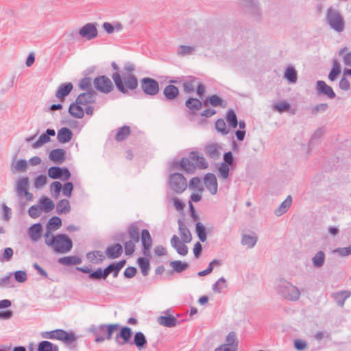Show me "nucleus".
<instances>
[{"label":"nucleus","instance_id":"nucleus-1","mask_svg":"<svg viewBox=\"0 0 351 351\" xmlns=\"http://www.w3.org/2000/svg\"><path fill=\"white\" fill-rule=\"evenodd\" d=\"M45 243L55 253L66 254L73 248V241L66 234H58L44 237Z\"/></svg>","mask_w":351,"mask_h":351},{"label":"nucleus","instance_id":"nucleus-2","mask_svg":"<svg viewBox=\"0 0 351 351\" xmlns=\"http://www.w3.org/2000/svg\"><path fill=\"white\" fill-rule=\"evenodd\" d=\"M275 290L282 298L291 302L298 301L301 296L300 289L284 278L276 280Z\"/></svg>","mask_w":351,"mask_h":351},{"label":"nucleus","instance_id":"nucleus-3","mask_svg":"<svg viewBox=\"0 0 351 351\" xmlns=\"http://www.w3.org/2000/svg\"><path fill=\"white\" fill-rule=\"evenodd\" d=\"M112 78L117 89L122 93L126 94L128 90H133L138 86L136 77L132 73H123V76L118 73H114Z\"/></svg>","mask_w":351,"mask_h":351},{"label":"nucleus","instance_id":"nucleus-4","mask_svg":"<svg viewBox=\"0 0 351 351\" xmlns=\"http://www.w3.org/2000/svg\"><path fill=\"white\" fill-rule=\"evenodd\" d=\"M28 177H20L16 180L14 185V191L16 197L19 199V206L21 208H24L26 206L23 199L28 202H32L34 199V195L28 191Z\"/></svg>","mask_w":351,"mask_h":351},{"label":"nucleus","instance_id":"nucleus-5","mask_svg":"<svg viewBox=\"0 0 351 351\" xmlns=\"http://www.w3.org/2000/svg\"><path fill=\"white\" fill-rule=\"evenodd\" d=\"M325 21L330 28L337 33H341L345 29L346 25L343 16L332 6L326 9Z\"/></svg>","mask_w":351,"mask_h":351},{"label":"nucleus","instance_id":"nucleus-6","mask_svg":"<svg viewBox=\"0 0 351 351\" xmlns=\"http://www.w3.org/2000/svg\"><path fill=\"white\" fill-rule=\"evenodd\" d=\"M44 339H56L62 341L66 345H71L75 342L78 337L73 331L66 332L62 329L43 332L40 334Z\"/></svg>","mask_w":351,"mask_h":351},{"label":"nucleus","instance_id":"nucleus-7","mask_svg":"<svg viewBox=\"0 0 351 351\" xmlns=\"http://www.w3.org/2000/svg\"><path fill=\"white\" fill-rule=\"evenodd\" d=\"M167 183L170 189L176 194H181L187 188L186 180L180 173H170L167 179Z\"/></svg>","mask_w":351,"mask_h":351},{"label":"nucleus","instance_id":"nucleus-8","mask_svg":"<svg viewBox=\"0 0 351 351\" xmlns=\"http://www.w3.org/2000/svg\"><path fill=\"white\" fill-rule=\"evenodd\" d=\"M239 3L243 11L255 19H259L261 11L257 0H239Z\"/></svg>","mask_w":351,"mask_h":351},{"label":"nucleus","instance_id":"nucleus-9","mask_svg":"<svg viewBox=\"0 0 351 351\" xmlns=\"http://www.w3.org/2000/svg\"><path fill=\"white\" fill-rule=\"evenodd\" d=\"M196 36H199L201 39H198L196 44L194 45H180L177 47L176 53L178 56L184 57L191 56L195 52L196 48L198 45H203L202 39L204 38V34L199 31L197 32Z\"/></svg>","mask_w":351,"mask_h":351},{"label":"nucleus","instance_id":"nucleus-10","mask_svg":"<svg viewBox=\"0 0 351 351\" xmlns=\"http://www.w3.org/2000/svg\"><path fill=\"white\" fill-rule=\"evenodd\" d=\"M97 26L96 23H88L80 29L78 34L82 38L87 40H93L98 36Z\"/></svg>","mask_w":351,"mask_h":351},{"label":"nucleus","instance_id":"nucleus-11","mask_svg":"<svg viewBox=\"0 0 351 351\" xmlns=\"http://www.w3.org/2000/svg\"><path fill=\"white\" fill-rule=\"evenodd\" d=\"M141 88L145 94L150 96H154L158 94L159 85L156 80L149 77H145L141 80Z\"/></svg>","mask_w":351,"mask_h":351},{"label":"nucleus","instance_id":"nucleus-12","mask_svg":"<svg viewBox=\"0 0 351 351\" xmlns=\"http://www.w3.org/2000/svg\"><path fill=\"white\" fill-rule=\"evenodd\" d=\"M95 88L104 93H108L112 90V83L111 80L105 75L96 77L94 80Z\"/></svg>","mask_w":351,"mask_h":351},{"label":"nucleus","instance_id":"nucleus-13","mask_svg":"<svg viewBox=\"0 0 351 351\" xmlns=\"http://www.w3.org/2000/svg\"><path fill=\"white\" fill-rule=\"evenodd\" d=\"M48 176L52 179H61L68 180L71 177V173L66 167H51L48 169Z\"/></svg>","mask_w":351,"mask_h":351},{"label":"nucleus","instance_id":"nucleus-14","mask_svg":"<svg viewBox=\"0 0 351 351\" xmlns=\"http://www.w3.org/2000/svg\"><path fill=\"white\" fill-rule=\"evenodd\" d=\"M189 158H183L180 162L173 161L171 164V169H178L181 167L184 171L188 173H193L195 169L196 166L193 164V162L191 161Z\"/></svg>","mask_w":351,"mask_h":351},{"label":"nucleus","instance_id":"nucleus-15","mask_svg":"<svg viewBox=\"0 0 351 351\" xmlns=\"http://www.w3.org/2000/svg\"><path fill=\"white\" fill-rule=\"evenodd\" d=\"M27 232L29 239L33 243L39 241L44 234L43 225L40 223H36L30 226Z\"/></svg>","mask_w":351,"mask_h":351},{"label":"nucleus","instance_id":"nucleus-16","mask_svg":"<svg viewBox=\"0 0 351 351\" xmlns=\"http://www.w3.org/2000/svg\"><path fill=\"white\" fill-rule=\"evenodd\" d=\"M204 184L211 195L217 193L218 184L216 176L212 173H206L204 177Z\"/></svg>","mask_w":351,"mask_h":351},{"label":"nucleus","instance_id":"nucleus-17","mask_svg":"<svg viewBox=\"0 0 351 351\" xmlns=\"http://www.w3.org/2000/svg\"><path fill=\"white\" fill-rule=\"evenodd\" d=\"M62 226V220L59 217L53 216L51 217L46 224V230L44 232L43 237L53 235V232L58 230Z\"/></svg>","mask_w":351,"mask_h":351},{"label":"nucleus","instance_id":"nucleus-18","mask_svg":"<svg viewBox=\"0 0 351 351\" xmlns=\"http://www.w3.org/2000/svg\"><path fill=\"white\" fill-rule=\"evenodd\" d=\"M141 240L143 248V254L145 256H150V249L152 246V239L149 232L147 229L141 231Z\"/></svg>","mask_w":351,"mask_h":351},{"label":"nucleus","instance_id":"nucleus-19","mask_svg":"<svg viewBox=\"0 0 351 351\" xmlns=\"http://www.w3.org/2000/svg\"><path fill=\"white\" fill-rule=\"evenodd\" d=\"M171 245L175 249L176 252L181 256H186L188 254V247L186 243L182 242L180 238L174 234L171 239Z\"/></svg>","mask_w":351,"mask_h":351},{"label":"nucleus","instance_id":"nucleus-20","mask_svg":"<svg viewBox=\"0 0 351 351\" xmlns=\"http://www.w3.org/2000/svg\"><path fill=\"white\" fill-rule=\"evenodd\" d=\"M316 89L317 93L319 95H326L330 99H333L335 97V93L333 91L332 87L326 84L324 81L318 80L317 82Z\"/></svg>","mask_w":351,"mask_h":351},{"label":"nucleus","instance_id":"nucleus-21","mask_svg":"<svg viewBox=\"0 0 351 351\" xmlns=\"http://www.w3.org/2000/svg\"><path fill=\"white\" fill-rule=\"evenodd\" d=\"M56 132L53 129H47L45 134L40 136L38 139L32 144L34 149H38L42 147L43 145L50 142V136H54Z\"/></svg>","mask_w":351,"mask_h":351},{"label":"nucleus","instance_id":"nucleus-22","mask_svg":"<svg viewBox=\"0 0 351 351\" xmlns=\"http://www.w3.org/2000/svg\"><path fill=\"white\" fill-rule=\"evenodd\" d=\"M178 223L180 240L184 243H190L192 240V235L190 230L182 220L179 219Z\"/></svg>","mask_w":351,"mask_h":351},{"label":"nucleus","instance_id":"nucleus-23","mask_svg":"<svg viewBox=\"0 0 351 351\" xmlns=\"http://www.w3.org/2000/svg\"><path fill=\"white\" fill-rule=\"evenodd\" d=\"M221 147L218 143H212L206 146L205 153L210 158L217 160L220 158Z\"/></svg>","mask_w":351,"mask_h":351},{"label":"nucleus","instance_id":"nucleus-24","mask_svg":"<svg viewBox=\"0 0 351 351\" xmlns=\"http://www.w3.org/2000/svg\"><path fill=\"white\" fill-rule=\"evenodd\" d=\"M191 161L195 162V166L200 169H205L208 167V163L204 156L197 152H191L189 154Z\"/></svg>","mask_w":351,"mask_h":351},{"label":"nucleus","instance_id":"nucleus-25","mask_svg":"<svg viewBox=\"0 0 351 351\" xmlns=\"http://www.w3.org/2000/svg\"><path fill=\"white\" fill-rule=\"evenodd\" d=\"M210 105L213 107L220 106L223 108L227 106V103L225 100L221 99L220 97L213 95L208 97V98L204 101V106H207Z\"/></svg>","mask_w":351,"mask_h":351},{"label":"nucleus","instance_id":"nucleus-26","mask_svg":"<svg viewBox=\"0 0 351 351\" xmlns=\"http://www.w3.org/2000/svg\"><path fill=\"white\" fill-rule=\"evenodd\" d=\"M132 336V330L130 328L125 326L123 327L120 332L117 335L116 339L119 345H124L130 339Z\"/></svg>","mask_w":351,"mask_h":351},{"label":"nucleus","instance_id":"nucleus-27","mask_svg":"<svg viewBox=\"0 0 351 351\" xmlns=\"http://www.w3.org/2000/svg\"><path fill=\"white\" fill-rule=\"evenodd\" d=\"M66 152L63 149H54L49 153V158L56 163L61 164L65 160Z\"/></svg>","mask_w":351,"mask_h":351},{"label":"nucleus","instance_id":"nucleus-28","mask_svg":"<svg viewBox=\"0 0 351 351\" xmlns=\"http://www.w3.org/2000/svg\"><path fill=\"white\" fill-rule=\"evenodd\" d=\"M292 204V197L288 195L287 198L280 204V205L274 210V214L277 217H280L286 213L290 208Z\"/></svg>","mask_w":351,"mask_h":351},{"label":"nucleus","instance_id":"nucleus-29","mask_svg":"<svg viewBox=\"0 0 351 351\" xmlns=\"http://www.w3.org/2000/svg\"><path fill=\"white\" fill-rule=\"evenodd\" d=\"M73 137L72 131L68 128H62L58 131L57 140L60 143L69 142Z\"/></svg>","mask_w":351,"mask_h":351},{"label":"nucleus","instance_id":"nucleus-30","mask_svg":"<svg viewBox=\"0 0 351 351\" xmlns=\"http://www.w3.org/2000/svg\"><path fill=\"white\" fill-rule=\"evenodd\" d=\"M94 91L80 94L76 99V103L82 106L87 105L95 101Z\"/></svg>","mask_w":351,"mask_h":351},{"label":"nucleus","instance_id":"nucleus-31","mask_svg":"<svg viewBox=\"0 0 351 351\" xmlns=\"http://www.w3.org/2000/svg\"><path fill=\"white\" fill-rule=\"evenodd\" d=\"M158 323L165 327L172 328L178 325V322L176 317L169 316H160L158 317Z\"/></svg>","mask_w":351,"mask_h":351},{"label":"nucleus","instance_id":"nucleus-32","mask_svg":"<svg viewBox=\"0 0 351 351\" xmlns=\"http://www.w3.org/2000/svg\"><path fill=\"white\" fill-rule=\"evenodd\" d=\"M258 241V237L254 234H243L241 236V243L243 246H246L249 249L253 248Z\"/></svg>","mask_w":351,"mask_h":351},{"label":"nucleus","instance_id":"nucleus-33","mask_svg":"<svg viewBox=\"0 0 351 351\" xmlns=\"http://www.w3.org/2000/svg\"><path fill=\"white\" fill-rule=\"evenodd\" d=\"M73 88V84L71 82L60 84L56 93V97L58 99L65 97L71 92Z\"/></svg>","mask_w":351,"mask_h":351},{"label":"nucleus","instance_id":"nucleus-34","mask_svg":"<svg viewBox=\"0 0 351 351\" xmlns=\"http://www.w3.org/2000/svg\"><path fill=\"white\" fill-rule=\"evenodd\" d=\"M325 259V253L322 250L318 251L311 258L313 266L317 269L321 268L324 265Z\"/></svg>","mask_w":351,"mask_h":351},{"label":"nucleus","instance_id":"nucleus-35","mask_svg":"<svg viewBox=\"0 0 351 351\" xmlns=\"http://www.w3.org/2000/svg\"><path fill=\"white\" fill-rule=\"evenodd\" d=\"M38 204L45 213L51 212L55 207L53 202L47 197H42L38 201Z\"/></svg>","mask_w":351,"mask_h":351},{"label":"nucleus","instance_id":"nucleus-36","mask_svg":"<svg viewBox=\"0 0 351 351\" xmlns=\"http://www.w3.org/2000/svg\"><path fill=\"white\" fill-rule=\"evenodd\" d=\"M122 252V246L120 244L117 243L115 245L108 247L106 250V253L108 258L113 259L120 256Z\"/></svg>","mask_w":351,"mask_h":351},{"label":"nucleus","instance_id":"nucleus-37","mask_svg":"<svg viewBox=\"0 0 351 351\" xmlns=\"http://www.w3.org/2000/svg\"><path fill=\"white\" fill-rule=\"evenodd\" d=\"M351 295L348 291H341L332 293V298L335 300L337 304L339 306L344 305L345 301Z\"/></svg>","mask_w":351,"mask_h":351},{"label":"nucleus","instance_id":"nucleus-38","mask_svg":"<svg viewBox=\"0 0 351 351\" xmlns=\"http://www.w3.org/2000/svg\"><path fill=\"white\" fill-rule=\"evenodd\" d=\"M204 105L200 100L196 98H189L186 101V106L191 110V113H195L197 111L200 110Z\"/></svg>","mask_w":351,"mask_h":351},{"label":"nucleus","instance_id":"nucleus-39","mask_svg":"<svg viewBox=\"0 0 351 351\" xmlns=\"http://www.w3.org/2000/svg\"><path fill=\"white\" fill-rule=\"evenodd\" d=\"M56 213L58 215L67 214L71 210L69 201L66 199L60 200L56 204Z\"/></svg>","mask_w":351,"mask_h":351},{"label":"nucleus","instance_id":"nucleus-40","mask_svg":"<svg viewBox=\"0 0 351 351\" xmlns=\"http://www.w3.org/2000/svg\"><path fill=\"white\" fill-rule=\"evenodd\" d=\"M58 262L60 264L66 266L75 265L80 264L82 263V259L77 256H69L60 258Z\"/></svg>","mask_w":351,"mask_h":351},{"label":"nucleus","instance_id":"nucleus-41","mask_svg":"<svg viewBox=\"0 0 351 351\" xmlns=\"http://www.w3.org/2000/svg\"><path fill=\"white\" fill-rule=\"evenodd\" d=\"M86 258L92 263H99L104 260L105 256L102 252L95 250L87 253Z\"/></svg>","mask_w":351,"mask_h":351},{"label":"nucleus","instance_id":"nucleus-42","mask_svg":"<svg viewBox=\"0 0 351 351\" xmlns=\"http://www.w3.org/2000/svg\"><path fill=\"white\" fill-rule=\"evenodd\" d=\"M82 105L75 104H71L69 106V113L74 117L81 119L84 117V110L81 106Z\"/></svg>","mask_w":351,"mask_h":351},{"label":"nucleus","instance_id":"nucleus-43","mask_svg":"<svg viewBox=\"0 0 351 351\" xmlns=\"http://www.w3.org/2000/svg\"><path fill=\"white\" fill-rule=\"evenodd\" d=\"M37 351H59V348L57 345L45 340L38 343Z\"/></svg>","mask_w":351,"mask_h":351},{"label":"nucleus","instance_id":"nucleus-44","mask_svg":"<svg viewBox=\"0 0 351 351\" xmlns=\"http://www.w3.org/2000/svg\"><path fill=\"white\" fill-rule=\"evenodd\" d=\"M178 88L172 84L167 85L163 90L165 97L169 100L175 99L178 95Z\"/></svg>","mask_w":351,"mask_h":351},{"label":"nucleus","instance_id":"nucleus-45","mask_svg":"<svg viewBox=\"0 0 351 351\" xmlns=\"http://www.w3.org/2000/svg\"><path fill=\"white\" fill-rule=\"evenodd\" d=\"M27 161L24 159L19 160L11 164V171L12 173L25 172L27 169Z\"/></svg>","mask_w":351,"mask_h":351},{"label":"nucleus","instance_id":"nucleus-46","mask_svg":"<svg viewBox=\"0 0 351 351\" xmlns=\"http://www.w3.org/2000/svg\"><path fill=\"white\" fill-rule=\"evenodd\" d=\"M284 77L291 84H295L297 81V72L293 66H289L285 73Z\"/></svg>","mask_w":351,"mask_h":351},{"label":"nucleus","instance_id":"nucleus-47","mask_svg":"<svg viewBox=\"0 0 351 351\" xmlns=\"http://www.w3.org/2000/svg\"><path fill=\"white\" fill-rule=\"evenodd\" d=\"M138 263L143 276H147L150 269L149 260L145 257H140L138 258Z\"/></svg>","mask_w":351,"mask_h":351},{"label":"nucleus","instance_id":"nucleus-48","mask_svg":"<svg viewBox=\"0 0 351 351\" xmlns=\"http://www.w3.org/2000/svg\"><path fill=\"white\" fill-rule=\"evenodd\" d=\"M134 343L138 349L144 348L147 344V340L144 334L141 332H137L134 335Z\"/></svg>","mask_w":351,"mask_h":351},{"label":"nucleus","instance_id":"nucleus-49","mask_svg":"<svg viewBox=\"0 0 351 351\" xmlns=\"http://www.w3.org/2000/svg\"><path fill=\"white\" fill-rule=\"evenodd\" d=\"M119 327V325L118 324H101L99 325V330H101L102 329H106V338L108 340H110L112 339V335L114 331L118 329Z\"/></svg>","mask_w":351,"mask_h":351},{"label":"nucleus","instance_id":"nucleus-50","mask_svg":"<svg viewBox=\"0 0 351 351\" xmlns=\"http://www.w3.org/2000/svg\"><path fill=\"white\" fill-rule=\"evenodd\" d=\"M167 199L169 202H172L176 210L178 212L182 211L185 204L178 197H173L169 193L167 195Z\"/></svg>","mask_w":351,"mask_h":351},{"label":"nucleus","instance_id":"nucleus-51","mask_svg":"<svg viewBox=\"0 0 351 351\" xmlns=\"http://www.w3.org/2000/svg\"><path fill=\"white\" fill-rule=\"evenodd\" d=\"M226 121L233 128H236L238 125V120L234 111L232 109H230L226 113Z\"/></svg>","mask_w":351,"mask_h":351},{"label":"nucleus","instance_id":"nucleus-52","mask_svg":"<svg viewBox=\"0 0 351 351\" xmlns=\"http://www.w3.org/2000/svg\"><path fill=\"white\" fill-rule=\"evenodd\" d=\"M341 73L340 64L337 60L332 61V67L328 75V79L334 81L337 76Z\"/></svg>","mask_w":351,"mask_h":351},{"label":"nucleus","instance_id":"nucleus-53","mask_svg":"<svg viewBox=\"0 0 351 351\" xmlns=\"http://www.w3.org/2000/svg\"><path fill=\"white\" fill-rule=\"evenodd\" d=\"M195 229L199 239L202 242L206 241L207 239V235L206 232L205 226L201 222H197L195 225Z\"/></svg>","mask_w":351,"mask_h":351},{"label":"nucleus","instance_id":"nucleus-54","mask_svg":"<svg viewBox=\"0 0 351 351\" xmlns=\"http://www.w3.org/2000/svg\"><path fill=\"white\" fill-rule=\"evenodd\" d=\"M130 133V128L128 126H123L120 128L115 136V138L117 141H121L126 138V137Z\"/></svg>","mask_w":351,"mask_h":351},{"label":"nucleus","instance_id":"nucleus-55","mask_svg":"<svg viewBox=\"0 0 351 351\" xmlns=\"http://www.w3.org/2000/svg\"><path fill=\"white\" fill-rule=\"evenodd\" d=\"M130 240L136 243L139 241V228L136 225H132L128 230Z\"/></svg>","mask_w":351,"mask_h":351},{"label":"nucleus","instance_id":"nucleus-56","mask_svg":"<svg viewBox=\"0 0 351 351\" xmlns=\"http://www.w3.org/2000/svg\"><path fill=\"white\" fill-rule=\"evenodd\" d=\"M230 165H228L226 163H221L219 167L218 168V176L219 178L222 179H228L230 176Z\"/></svg>","mask_w":351,"mask_h":351},{"label":"nucleus","instance_id":"nucleus-57","mask_svg":"<svg viewBox=\"0 0 351 351\" xmlns=\"http://www.w3.org/2000/svg\"><path fill=\"white\" fill-rule=\"evenodd\" d=\"M291 108V105L286 101H281L280 103L275 104L272 109L278 111L279 113H282L288 111Z\"/></svg>","mask_w":351,"mask_h":351},{"label":"nucleus","instance_id":"nucleus-58","mask_svg":"<svg viewBox=\"0 0 351 351\" xmlns=\"http://www.w3.org/2000/svg\"><path fill=\"white\" fill-rule=\"evenodd\" d=\"M171 267L173 268V271L176 272H182L184 269L188 267V264L186 263H183L181 261H174L170 263Z\"/></svg>","mask_w":351,"mask_h":351},{"label":"nucleus","instance_id":"nucleus-59","mask_svg":"<svg viewBox=\"0 0 351 351\" xmlns=\"http://www.w3.org/2000/svg\"><path fill=\"white\" fill-rule=\"evenodd\" d=\"M226 280L223 277H221L213 285L212 289L215 293H220L221 290L226 288Z\"/></svg>","mask_w":351,"mask_h":351},{"label":"nucleus","instance_id":"nucleus-60","mask_svg":"<svg viewBox=\"0 0 351 351\" xmlns=\"http://www.w3.org/2000/svg\"><path fill=\"white\" fill-rule=\"evenodd\" d=\"M43 210L39 204L32 206L28 210V215L32 219H36L42 215Z\"/></svg>","mask_w":351,"mask_h":351},{"label":"nucleus","instance_id":"nucleus-61","mask_svg":"<svg viewBox=\"0 0 351 351\" xmlns=\"http://www.w3.org/2000/svg\"><path fill=\"white\" fill-rule=\"evenodd\" d=\"M197 82L198 81L195 77L186 81L183 84L184 91L186 93L193 92L196 87Z\"/></svg>","mask_w":351,"mask_h":351},{"label":"nucleus","instance_id":"nucleus-62","mask_svg":"<svg viewBox=\"0 0 351 351\" xmlns=\"http://www.w3.org/2000/svg\"><path fill=\"white\" fill-rule=\"evenodd\" d=\"M216 130L221 132L222 134L226 135L229 133V130L226 127V122L222 119H219L215 122Z\"/></svg>","mask_w":351,"mask_h":351},{"label":"nucleus","instance_id":"nucleus-63","mask_svg":"<svg viewBox=\"0 0 351 351\" xmlns=\"http://www.w3.org/2000/svg\"><path fill=\"white\" fill-rule=\"evenodd\" d=\"M50 189L53 196L58 197L62 189V185L60 182L54 181L51 184Z\"/></svg>","mask_w":351,"mask_h":351},{"label":"nucleus","instance_id":"nucleus-64","mask_svg":"<svg viewBox=\"0 0 351 351\" xmlns=\"http://www.w3.org/2000/svg\"><path fill=\"white\" fill-rule=\"evenodd\" d=\"M89 278L93 280L106 279L107 278L104 269H97L96 271L90 274Z\"/></svg>","mask_w":351,"mask_h":351}]
</instances>
